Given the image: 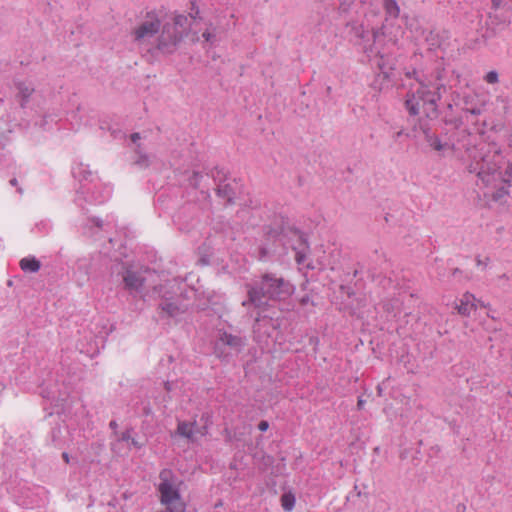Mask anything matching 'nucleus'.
<instances>
[{
    "label": "nucleus",
    "instance_id": "22",
    "mask_svg": "<svg viewBox=\"0 0 512 512\" xmlns=\"http://www.w3.org/2000/svg\"><path fill=\"white\" fill-rule=\"evenodd\" d=\"M496 190L491 194V199L495 202L501 201L506 195H508V190L504 186V184H498L495 187Z\"/></svg>",
    "mask_w": 512,
    "mask_h": 512
},
{
    "label": "nucleus",
    "instance_id": "2",
    "mask_svg": "<svg viewBox=\"0 0 512 512\" xmlns=\"http://www.w3.org/2000/svg\"><path fill=\"white\" fill-rule=\"evenodd\" d=\"M441 90H445V84L437 83L435 90L430 89V82L420 86L415 92L406 94L405 108L409 115L417 116L419 114V103L422 102L425 107L426 117L435 119L439 116L438 102L442 97Z\"/></svg>",
    "mask_w": 512,
    "mask_h": 512
},
{
    "label": "nucleus",
    "instance_id": "33",
    "mask_svg": "<svg viewBox=\"0 0 512 512\" xmlns=\"http://www.w3.org/2000/svg\"><path fill=\"white\" fill-rule=\"evenodd\" d=\"M488 261H489V258H486L485 261H484V260H481V258L479 256L476 257L477 265L487 266Z\"/></svg>",
    "mask_w": 512,
    "mask_h": 512
},
{
    "label": "nucleus",
    "instance_id": "32",
    "mask_svg": "<svg viewBox=\"0 0 512 512\" xmlns=\"http://www.w3.org/2000/svg\"><path fill=\"white\" fill-rule=\"evenodd\" d=\"M299 303L301 306H306L307 304L312 303V301L308 295H304L300 298Z\"/></svg>",
    "mask_w": 512,
    "mask_h": 512
},
{
    "label": "nucleus",
    "instance_id": "14",
    "mask_svg": "<svg viewBox=\"0 0 512 512\" xmlns=\"http://www.w3.org/2000/svg\"><path fill=\"white\" fill-rule=\"evenodd\" d=\"M471 299H474V296L470 293H465L463 295V299L459 305H457V311L462 316H469L471 311L476 310V305L471 302Z\"/></svg>",
    "mask_w": 512,
    "mask_h": 512
},
{
    "label": "nucleus",
    "instance_id": "27",
    "mask_svg": "<svg viewBox=\"0 0 512 512\" xmlns=\"http://www.w3.org/2000/svg\"><path fill=\"white\" fill-rule=\"evenodd\" d=\"M193 177H194V189L199 188V181H200V180H202V179H204V178H205V180H207V181L209 180L208 175L203 176V175H201V174H199L198 172H195V171H194Z\"/></svg>",
    "mask_w": 512,
    "mask_h": 512
},
{
    "label": "nucleus",
    "instance_id": "8",
    "mask_svg": "<svg viewBox=\"0 0 512 512\" xmlns=\"http://www.w3.org/2000/svg\"><path fill=\"white\" fill-rule=\"evenodd\" d=\"M161 26V17L156 12L146 14L144 21L139 24L133 31L136 41H142L150 38L159 32Z\"/></svg>",
    "mask_w": 512,
    "mask_h": 512
},
{
    "label": "nucleus",
    "instance_id": "19",
    "mask_svg": "<svg viewBox=\"0 0 512 512\" xmlns=\"http://www.w3.org/2000/svg\"><path fill=\"white\" fill-rule=\"evenodd\" d=\"M202 38L205 42L213 45L217 41L216 27H214L212 24H209L202 32Z\"/></svg>",
    "mask_w": 512,
    "mask_h": 512
},
{
    "label": "nucleus",
    "instance_id": "49",
    "mask_svg": "<svg viewBox=\"0 0 512 512\" xmlns=\"http://www.w3.org/2000/svg\"><path fill=\"white\" fill-rule=\"evenodd\" d=\"M201 194H208L207 192H204L203 190L200 191Z\"/></svg>",
    "mask_w": 512,
    "mask_h": 512
},
{
    "label": "nucleus",
    "instance_id": "40",
    "mask_svg": "<svg viewBox=\"0 0 512 512\" xmlns=\"http://www.w3.org/2000/svg\"><path fill=\"white\" fill-rule=\"evenodd\" d=\"M62 458H63V460H64L66 463H69L70 458H69L68 453L63 452V453H62Z\"/></svg>",
    "mask_w": 512,
    "mask_h": 512
},
{
    "label": "nucleus",
    "instance_id": "7",
    "mask_svg": "<svg viewBox=\"0 0 512 512\" xmlns=\"http://www.w3.org/2000/svg\"><path fill=\"white\" fill-rule=\"evenodd\" d=\"M245 346V339L239 335H234L226 331H219V336L214 344V354L220 359H228L230 352L226 349L239 353Z\"/></svg>",
    "mask_w": 512,
    "mask_h": 512
},
{
    "label": "nucleus",
    "instance_id": "35",
    "mask_svg": "<svg viewBox=\"0 0 512 512\" xmlns=\"http://www.w3.org/2000/svg\"><path fill=\"white\" fill-rule=\"evenodd\" d=\"M198 9H196V7L194 6V17H193V20H194V25H198Z\"/></svg>",
    "mask_w": 512,
    "mask_h": 512
},
{
    "label": "nucleus",
    "instance_id": "11",
    "mask_svg": "<svg viewBox=\"0 0 512 512\" xmlns=\"http://www.w3.org/2000/svg\"><path fill=\"white\" fill-rule=\"evenodd\" d=\"M291 233L298 236V246H294L293 250L295 251V261L297 264L301 265L306 260V254L309 250L308 239L304 233H302L298 228H290Z\"/></svg>",
    "mask_w": 512,
    "mask_h": 512
},
{
    "label": "nucleus",
    "instance_id": "10",
    "mask_svg": "<svg viewBox=\"0 0 512 512\" xmlns=\"http://www.w3.org/2000/svg\"><path fill=\"white\" fill-rule=\"evenodd\" d=\"M421 130L424 134L425 141L433 150L437 152H443L453 147V145H450L448 141H442L440 136L432 132L429 127L421 126Z\"/></svg>",
    "mask_w": 512,
    "mask_h": 512
},
{
    "label": "nucleus",
    "instance_id": "34",
    "mask_svg": "<svg viewBox=\"0 0 512 512\" xmlns=\"http://www.w3.org/2000/svg\"><path fill=\"white\" fill-rule=\"evenodd\" d=\"M466 111L471 113L472 115H479L481 113V110L479 108L466 109Z\"/></svg>",
    "mask_w": 512,
    "mask_h": 512
},
{
    "label": "nucleus",
    "instance_id": "5",
    "mask_svg": "<svg viewBox=\"0 0 512 512\" xmlns=\"http://www.w3.org/2000/svg\"><path fill=\"white\" fill-rule=\"evenodd\" d=\"M386 35L385 25L373 30V41L377 49L376 55L378 57L377 67L381 75L386 80H394V70L396 68V58L390 53L386 52L384 48H378L380 43L384 40Z\"/></svg>",
    "mask_w": 512,
    "mask_h": 512
},
{
    "label": "nucleus",
    "instance_id": "21",
    "mask_svg": "<svg viewBox=\"0 0 512 512\" xmlns=\"http://www.w3.org/2000/svg\"><path fill=\"white\" fill-rule=\"evenodd\" d=\"M281 505L285 511H291L295 505V495L291 492L284 493L281 496Z\"/></svg>",
    "mask_w": 512,
    "mask_h": 512
},
{
    "label": "nucleus",
    "instance_id": "37",
    "mask_svg": "<svg viewBox=\"0 0 512 512\" xmlns=\"http://www.w3.org/2000/svg\"><path fill=\"white\" fill-rule=\"evenodd\" d=\"M139 139H140V134H139V133H133V134L131 135V140H132L133 142H136V141H138Z\"/></svg>",
    "mask_w": 512,
    "mask_h": 512
},
{
    "label": "nucleus",
    "instance_id": "29",
    "mask_svg": "<svg viewBox=\"0 0 512 512\" xmlns=\"http://www.w3.org/2000/svg\"><path fill=\"white\" fill-rule=\"evenodd\" d=\"M507 4V0H491L492 9L498 10Z\"/></svg>",
    "mask_w": 512,
    "mask_h": 512
},
{
    "label": "nucleus",
    "instance_id": "15",
    "mask_svg": "<svg viewBox=\"0 0 512 512\" xmlns=\"http://www.w3.org/2000/svg\"><path fill=\"white\" fill-rule=\"evenodd\" d=\"M216 192L217 195L225 199L228 204H232L234 202V196L236 193L230 184H218Z\"/></svg>",
    "mask_w": 512,
    "mask_h": 512
},
{
    "label": "nucleus",
    "instance_id": "4",
    "mask_svg": "<svg viewBox=\"0 0 512 512\" xmlns=\"http://www.w3.org/2000/svg\"><path fill=\"white\" fill-rule=\"evenodd\" d=\"M500 159L499 154H493L492 156L483 157L481 162L477 163V166H479L477 177L485 187H497L503 180Z\"/></svg>",
    "mask_w": 512,
    "mask_h": 512
},
{
    "label": "nucleus",
    "instance_id": "39",
    "mask_svg": "<svg viewBox=\"0 0 512 512\" xmlns=\"http://www.w3.org/2000/svg\"><path fill=\"white\" fill-rule=\"evenodd\" d=\"M364 403H365V401L363 399H361V398L358 399L357 407L359 410H361L363 408Z\"/></svg>",
    "mask_w": 512,
    "mask_h": 512
},
{
    "label": "nucleus",
    "instance_id": "45",
    "mask_svg": "<svg viewBox=\"0 0 512 512\" xmlns=\"http://www.w3.org/2000/svg\"><path fill=\"white\" fill-rule=\"evenodd\" d=\"M330 93H331V87H330V86H328V87H327V94L329 95Z\"/></svg>",
    "mask_w": 512,
    "mask_h": 512
},
{
    "label": "nucleus",
    "instance_id": "44",
    "mask_svg": "<svg viewBox=\"0 0 512 512\" xmlns=\"http://www.w3.org/2000/svg\"><path fill=\"white\" fill-rule=\"evenodd\" d=\"M10 183H11V185L15 186V185L17 184V180H16V179H12V180L10 181Z\"/></svg>",
    "mask_w": 512,
    "mask_h": 512
},
{
    "label": "nucleus",
    "instance_id": "16",
    "mask_svg": "<svg viewBox=\"0 0 512 512\" xmlns=\"http://www.w3.org/2000/svg\"><path fill=\"white\" fill-rule=\"evenodd\" d=\"M20 268L25 272H38L40 269V262L35 257H25L20 260Z\"/></svg>",
    "mask_w": 512,
    "mask_h": 512
},
{
    "label": "nucleus",
    "instance_id": "12",
    "mask_svg": "<svg viewBox=\"0 0 512 512\" xmlns=\"http://www.w3.org/2000/svg\"><path fill=\"white\" fill-rule=\"evenodd\" d=\"M123 281L125 283V287L129 290H138L144 284L142 276L138 272L129 268H127L123 273Z\"/></svg>",
    "mask_w": 512,
    "mask_h": 512
},
{
    "label": "nucleus",
    "instance_id": "20",
    "mask_svg": "<svg viewBox=\"0 0 512 512\" xmlns=\"http://www.w3.org/2000/svg\"><path fill=\"white\" fill-rule=\"evenodd\" d=\"M404 74H405L406 78H408V79H415L418 82L419 87L429 82L425 78L424 74L419 72L415 68H413L411 70H406L404 72Z\"/></svg>",
    "mask_w": 512,
    "mask_h": 512
},
{
    "label": "nucleus",
    "instance_id": "42",
    "mask_svg": "<svg viewBox=\"0 0 512 512\" xmlns=\"http://www.w3.org/2000/svg\"><path fill=\"white\" fill-rule=\"evenodd\" d=\"M460 269L459 268H455L452 272L453 275L457 274V273H460Z\"/></svg>",
    "mask_w": 512,
    "mask_h": 512
},
{
    "label": "nucleus",
    "instance_id": "43",
    "mask_svg": "<svg viewBox=\"0 0 512 512\" xmlns=\"http://www.w3.org/2000/svg\"><path fill=\"white\" fill-rule=\"evenodd\" d=\"M447 110H450V111L453 110V105L451 103L447 104Z\"/></svg>",
    "mask_w": 512,
    "mask_h": 512
},
{
    "label": "nucleus",
    "instance_id": "30",
    "mask_svg": "<svg viewBox=\"0 0 512 512\" xmlns=\"http://www.w3.org/2000/svg\"><path fill=\"white\" fill-rule=\"evenodd\" d=\"M269 428V423L266 421V420H262L259 422L258 424V429L261 431V432H265L267 431Z\"/></svg>",
    "mask_w": 512,
    "mask_h": 512
},
{
    "label": "nucleus",
    "instance_id": "23",
    "mask_svg": "<svg viewBox=\"0 0 512 512\" xmlns=\"http://www.w3.org/2000/svg\"><path fill=\"white\" fill-rule=\"evenodd\" d=\"M500 184H506L507 186H512V163L508 164L503 174V180H501Z\"/></svg>",
    "mask_w": 512,
    "mask_h": 512
},
{
    "label": "nucleus",
    "instance_id": "48",
    "mask_svg": "<svg viewBox=\"0 0 512 512\" xmlns=\"http://www.w3.org/2000/svg\"><path fill=\"white\" fill-rule=\"evenodd\" d=\"M307 268L313 269V267L310 264L307 265Z\"/></svg>",
    "mask_w": 512,
    "mask_h": 512
},
{
    "label": "nucleus",
    "instance_id": "1",
    "mask_svg": "<svg viewBox=\"0 0 512 512\" xmlns=\"http://www.w3.org/2000/svg\"><path fill=\"white\" fill-rule=\"evenodd\" d=\"M245 287L247 289V299L242 302V306H253L258 310L255 324L265 320H273V316L266 313L271 308L269 300H284L293 291V285L283 277H278L275 273H264L260 276L259 281L248 283Z\"/></svg>",
    "mask_w": 512,
    "mask_h": 512
},
{
    "label": "nucleus",
    "instance_id": "25",
    "mask_svg": "<svg viewBox=\"0 0 512 512\" xmlns=\"http://www.w3.org/2000/svg\"><path fill=\"white\" fill-rule=\"evenodd\" d=\"M485 81L489 84H496L499 81L498 73L496 71H489L485 77Z\"/></svg>",
    "mask_w": 512,
    "mask_h": 512
},
{
    "label": "nucleus",
    "instance_id": "38",
    "mask_svg": "<svg viewBox=\"0 0 512 512\" xmlns=\"http://www.w3.org/2000/svg\"><path fill=\"white\" fill-rule=\"evenodd\" d=\"M402 135H404V131L400 130L394 134V139L397 141Z\"/></svg>",
    "mask_w": 512,
    "mask_h": 512
},
{
    "label": "nucleus",
    "instance_id": "24",
    "mask_svg": "<svg viewBox=\"0 0 512 512\" xmlns=\"http://www.w3.org/2000/svg\"><path fill=\"white\" fill-rule=\"evenodd\" d=\"M445 125H452L455 129H459L462 124H463V121L461 118H457V117H444L443 120Z\"/></svg>",
    "mask_w": 512,
    "mask_h": 512
},
{
    "label": "nucleus",
    "instance_id": "31",
    "mask_svg": "<svg viewBox=\"0 0 512 512\" xmlns=\"http://www.w3.org/2000/svg\"><path fill=\"white\" fill-rule=\"evenodd\" d=\"M162 309L166 311L170 316L175 315V308L172 306V304H167L166 306H163Z\"/></svg>",
    "mask_w": 512,
    "mask_h": 512
},
{
    "label": "nucleus",
    "instance_id": "6",
    "mask_svg": "<svg viewBox=\"0 0 512 512\" xmlns=\"http://www.w3.org/2000/svg\"><path fill=\"white\" fill-rule=\"evenodd\" d=\"M189 25L188 17L183 14H175L173 24H165L159 39L158 47L165 48L168 45H176L184 36Z\"/></svg>",
    "mask_w": 512,
    "mask_h": 512
},
{
    "label": "nucleus",
    "instance_id": "36",
    "mask_svg": "<svg viewBox=\"0 0 512 512\" xmlns=\"http://www.w3.org/2000/svg\"><path fill=\"white\" fill-rule=\"evenodd\" d=\"M131 438H130V435L128 432H124L122 433L121 435V440H124V441H129Z\"/></svg>",
    "mask_w": 512,
    "mask_h": 512
},
{
    "label": "nucleus",
    "instance_id": "28",
    "mask_svg": "<svg viewBox=\"0 0 512 512\" xmlns=\"http://www.w3.org/2000/svg\"><path fill=\"white\" fill-rule=\"evenodd\" d=\"M269 255V249L263 245V246H260L259 249H258V258L260 260H263L265 259L267 256Z\"/></svg>",
    "mask_w": 512,
    "mask_h": 512
},
{
    "label": "nucleus",
    "instance_id": "26",
    "mask_svg": "<svg viewBox=\"0 0 512 512\" xmlns=\"http://www.w3.org/2000/svg\"><path fill=\"white\" fill-rule=\"evenodd\" d=\"M445 73V68L438 66L434 72L433 77L437 81V83H441Z\"/></svg>",
    "mask_w": 512,
    "mask_h": 512
},
{
    "label": "nucleus",
    "instance_id": "41",
    "mask_svg": "<svg viewBox=\"0 0 512 512\" xmlns=\"http://www.w3.org/2000/svg\"><path fill=\"white\" fill-rule=\"evenodd\" d=\"M130 441H131V444L133 446H136V447H140L141 446L134 438H131Z\"/></svg>",
    "mask_w": 512,
    "mask_h": 512
},
{
    "label": "nucleus",
    "instance_id": "18",
    "mask_svg": "<svg viewBox=\"0 0 512 512\" xmlns=\"http://www.w3.org/2000/svg\"><path fill=\"white\" fill-rule=\"evenodd\" d=\"M199 259L198 265L205 266L210 264V258L213 255V252L210 247L203 245L198 248Z\"/></svg>",
    "mask_w": 512,
    "mask_h": 512
},
{
    "label": "nucleus",
    "instance_id": "46",
    "mask_svg": "<svg viewBox=\"0 0 512 512\" xmlns=\"http://www.w3.org/2000/svg\"><path fill=\"white\" fill-rule=\"evenodd\" d=\"M110 425H111L112 427H115V423H114V422H110Z\"/></svg>",
    "mask_w": 512,
    "mask_h": 512
},
{
    "label": "nucleus",
    "instance_id": "3",
    "mask_svg": "<svg viewBox=\"0 0 512 512\" xmlns=\"http://www.w3.org/2000/svg\"><path fill=\"white\" fill-rule=\"evenodd\" d=\"M183 481L171 470L164 469L159 474L157 490L160 502L169 512H185L186 504L182 499Z\"/></svg>",
    "mask_w": 512,
    "mask_h": 512
},
{
    "label": "nucleus",
    "instance_id": "47",
    "mask_svg": "<svg viewBox=\"0 0 512 512\" xmlns=\"http://www.w3.org/2000/svg\"><path fill=\"white\" fill-rule=\"evenodd\" d=\"M110 425H111L112 427H115V423H114V422H110Z\"/></svg>",
    "mask_w": 512,
    "mask_h": 512
},
{
    "label": "nucleus",
    "instance_id": "13",
    "mask_svg": "<svg viewBox=\"0 0 512 512\" xmlns=\"http://www.w3.org/2000/svg\"><path fill=\"white\" fill-rule=\"evenodd\" d=\"M192 437V424L186 421L178 423L176 431L172 434L174 443L177 445L181 444L182 439L189 441Z\"/></svg>",
    "mask_w": 512,
    "mask_h": 512
},
{
    "label": "nucleus",
    "instance_id": "9",
    "mask_svg": "<svg viewBox=\"0 0 512 512\" xmlns=\"http://www.w3.org/2000/svg\"><path fill=\"white\" fill-rule=\"evenodd\" d=\"M290 228L292 227L288 224V218L276 215L271 224L263 226L264 237L267 240L276 239L281 235H286L287 232H291Z\"/></svg>",
    "mask_w": 512,
    "mask_h": 512
},
{
    "label": "nucleus",
    "instance_id": "17",
    "mask_svg": "<svg viewBox=\"0 0 512 512\" xmlns=\"http://www.w3.org/2000/svg\"><path fill=\"white\" fill-rule=\"evenodd\" d=\"M383 7L387 16L394 19L399 17L400 7L396 0H383Z\"/></svg>",
    "mask_w": 512,
    "mask_h": 512
}]
</instances>
